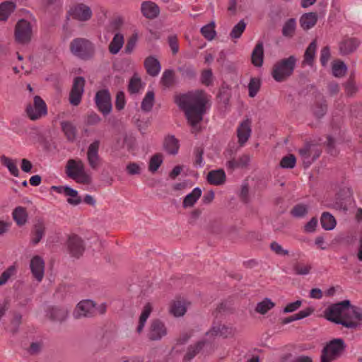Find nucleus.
Segmentation results:
<instances>
[{
    "label": "nucleus",
    "mask_w": 362,
    "mask_h": 362,
    "mask_svg": "<svg viewBox=\"0 0 362 362\" xmlns=\"http://www.w3.org/2000/svg\"><path fill=\"white\" fill-rule=\"evenodd\" d=\"M208 100L204 91L195 90L180 95L176 103L182 110L189 124L195 128L206 112Z\"/></svg>",
    "instance_id": "1"
},
{
    "label": "nucleus",
    "mask_w": 362,
    "mask_h": 362,
    "mask_svg": "<svg viewBox=\"0 0 362 362\" xmlns=\"http://www.w3.org/2000/svg\"><path fill=\"white\" fill-rule=\"evenodd\" d=\"M65 171L69 177L78 183H91V175L86 170L84 163L80 159H69L66 163Z\"/></svg>",
    "instance_id": "2"
},
{
    "label": "nucleus",
    "mask_w": 362,
    "mask_h": 362,
    "mask_svg": "<svg viewBox=\"0 0 362 362\" xmlns=\"http://www.w3.org/2000/svg\"><path fill=\"white\" fill-rule=\"evenodd\" d=\"M296 64V58L291 55L277 62L273 66L272 76L277 82L284 81L292 75Z\"/></svg>",
    "instance_id": "3"
},
{
    "label": "nucleus",
    "mask_w": 362,
    "mask_h": 362,
    "mask_svg": "<svg viewBox=\"0 0 362 362\" xmlns=\"http://www.w3.org/2000/svg\"><path fill=\"white\" fill-rule=\"evenodd\" d=\"M349 305H350L349 300H344L337 303H333L325 310L324 316L328 321L337 325L351 326V323H348L341 320V317H344V313L346 311Z\"/></svg>",
    "instance_id": "4"
},
{
    "label": "nucleus",
    "mask_w": 362,
    "mask_h": 362,
    "mask_svg": "<svg viewBox=\"0 0 362 362\" xmlns=\"http://www.w3.org/2000/svg\"><path fill=\"white\" fill-rule=\"evenodd\" d=\"M343 339L337 338L329 341L322 350L320 362H332L341 356L346 349Z\"/></svg>",
    "instance_id": "5"
},
{
    "label": "nucleus",
    "mask_w": 362,
    "mask_h": 362,
    "mask_svg": "<svg viewBox=\"0 0 362 362\" xmlns=\"http://www.w3.org/2000/svg\"><path fill=\"white\" fill-rule=\"evenodd\" d=\"M71 52L76 56L85 59L92 56L95 52L94 45L87 39H74L70 45Z\"/></svg>",
    "instance_id": "6"
},
{
    "label": "nucleus",
    "mask_w": 362,
    "mask_h": 362,
    "mask_svg": "<svg viewBox=\"0 0 362 362\" xmlns=\"http://www.w3.org/2000/svg\"><path fill=\"white\" fill-rule=\"evenodd\" d=\"M25 111L31 120H37L47 115V105L40 96L35 95L33 103L28 104Z\"/></svg>",
    "instance_id": "7"
},
{
    "label": "nucleus",
    "mask_w": 362,
    "mask_h": 362,
    "mask_svg": "<svg viewBox=\"0 0 362 362\" xmlns=\"http://www.w3.org/2000/svg\"><path fill=\"white\" fill-rule=\"evenodd\" d=\"M341 320L351 324V326H344V327L350 329H356L361 325L362 308L350 303L346 311L344 313V317H341Z\"/></svg>",
    "instance_id": "8"
},
{
    "label": "nucleus",
    "mask_w": 362,
    "mask_h": 362,
    "mask_svg": "<svg viewBox=\"0 0 362 362\" xmlns=\"http://www.w3.org/2000/svg\"><path fill=\"white\" fill-rule=\"evenodd\" d=\"M298 153L304 164L308 167L320 157L322 150L317 144L307 142L303 148H299Z\"/></svg>",
    "instance_id": "9"
},
{
    "label": "nucleus",
    "mask_w": 362,
    "mask_h": 362,
    "mask_svg": "<svg viewBox=\"0 0 362 362\" xmlns=\"http://www.w3.org/2000/svg\"><path fill=\"white\" fill-rule=\"evenodd\" d=\"M15 37L18 42L21 44L28 43L32 37L30 23L23 19L20 20L16 25Z\"/></svg>",
    "instance_id": "10"
},
{
    "label": "nucleus",
    "mask_w": 362,
    "mask_h": 362,
    "mask_svg": "<svg viewBox=\"0 0 362 362\" xmlns=\"http://www.w3.org/2000/svg\"><path fill=\"white\" fill-rule=\"evenodd\" d=\"M168 333L165 323L160 319H153L148 329L147 337L151 341L160 340Z\"/></svg>",
    "instance_id": "11"
},
{
    "label": "nucleus",
    "mask_w": 362,
    "mask_h": 362,
    "mask_svg": "<svg viewBox=\"0 0 362 362\" xmlns=\"http://www.w3.org/2000/svg\"><path fill=\"white\" fill-rule=\"evenodd\" d=\"M73 315L75 318L89 317L95 315V302L89 299L81 300L76 305Z\"/></svg>",
    "instance_id": "12"
},
{
    "label": "nucleus",
    "mask_w": 362,
    "mask_h": 362,
    "mask_svg": "<svg viewBox=\"0 0 362 362\" xmlns=\"http://www.w3.org/2000/svg\"><path fill=\"white\" fill-rule=\"evenodd\" d=\"M95 99L98 108L103 115H107L111 112V98L107 90L98 91L95 95Z\"/></svg>",
    "instance_id": "13"
},
{
    "label": "nucleus",
    "mask_w": 362,
    "mask_h": 362,
    "mask_svg": "<svg viewBox=\"0 0 362 362\" xmlns=\"http://www.w3.org/2000/svg\"><path fill=\"white\" fill-rule=\"evenodd\" d=\"M84 86L85 80L83 77L74 78L69 96V101L72 105L76 106L80 103L84 91Z\"/></svg>",
    "instance_id": "14"
},
{
    "label": "nucleus",
    "mask_w": 362,
    "mask_h": 362,
    "mask_svg": "<svg viewBox=\"0 0 362 362\" xmlns=\"http://www.w3.org/2000/svg\"><path fill=\"white\" fill-rule=\"evenodd\" d=\"M69 13L73 18L80 21H88L92 16L90 8L84 4H78L74 6L71 8Z\"/></svg>",
    "instance_id": "15"
},
{
    "label": "nucleus",
    "mask_w": 362,
    "mask_h": 362,
    "mask_svg": "<svg viewBox=\"0 0 362 362\" xmlns=\"http://www.w3.org/2000/svg\"><path fill=\"white\" fill-rule=\"evenodd\" d=\"M100 141L96 140L91 143L87 150V160L93 170H97L100 166V157L98 155Z\"/></svg>",
    "instance_id": "16"
},
{
    "label": "nucleus",
    "mask_w": 362,
    "mask_h": 362,
    "mask_svg": "<svg viewBox=\"0 0 362 362\" xmlns=\"http://www.w3.org/2000/svg\"><path fill=\"white\" fill-rule=\"evenodd\" d=\"M30 268L33 277L38 281H42L45 273V262L40 256L33 257L30 263Z\"/></svg>",
    "instance_id": "17"
},
{
    "label": "nucleus",
    "mask_w": 362,
    "mask_h": 362,
    "mask_svg": "<svg viewBox=\"0 0 362 362\" xmlns=\"http://www.w3.org/2000/svg\"><path fill=\"white\" fill-rule=\"evenodd\" d=\"M141 12L147 19L153 20L159 16L160 8L155 2L146 1L141 4Z\"/></svg>",
    "instance_id": "18"
},
{
    "label": "nucleus",
    "mask_w": 362,
    "mask_h": 362,
    "mask_svg": "<svg viewBox=\"0 0 362 362\" xmlns=\"http://www.w3.org/2000/svg\"><path fill=\"white\" fill-rule=\"evenodd\" d=\"M250 134L251 122L249 119H245L240 124L237 129L238 143L241 146L247 141Z\"/></svg>",
    "instance_id": "19"
},
{
    "label": "nucleus",
    "mask_w": 362,
    "mask_h": 362,
    "mask_svg": "<svg viewBox=\"0 0 362 362\" xmlns=\"http://www.w3.org/2000/svg\"><path fill=\"white\" fill-rule=\"evenodd\" d=\"M360 41L356 38H344L339 43V51L343 55H347L354 52L359 46Z\"/></svg>",
    "instance_id": "20"
},
{
    "label": "nucleus",
    "mask_w": 362,
    "mask_h": 362,
    "mask_svg": "<svg viewBox=\"0 0 362 362\" xmlns=\"http://www.w3.org/2000/svg\"><path fill=\"white\" fill-rule=\"evenodd\" d=\"M68 248L72 256L79 257L84 250L81 238L77 235L71 236L68 240Z\"/></svg>",
    "instance_id": "21"
},
{
    "label": "nucleus",
    "mask_w": 362,
    "mask_h": 362,
    "mask_svg": "<svg viewBox=\"0 0 362 362\" xmlns=\"http://www.w3.org/2000/svg\"><path fill=\"white\" fill-rule=\"evenodd\" d=\"M163 149L170 155H176L180 148V142L173 135H168L163 143Z\"/></svg>",
    "instance_id": "22"
},
{
    "label": "nucleus",
    "mask_w": 362,
    "mask_h": 362,
    "mask_svg": "<svg viewBox=\"0 0 362 362\" xmlns=\"http://www.w3.org/2000/svg\"><path fill=\"white\" fill-rule=\"evenodd\" d=\"M12 218L19 227L25 226L28 221V214L23 206H16L12 211Z\"/></svg>",
    "instance_id": "23"
},
{
    "label": "nucleus",
    "mask_w": 362,
    "mask_h": 362,
    "mask_svg": "<svg viewBox=\"0 0 362 362\" xmlns=\"http://www.w3.org/2000/svg\"><path fill=\"white\" fill-rule=\"evenodd\" d=\"M144 67L147 74L153 77L158 76L161 69L159 61L152 56L148 57L145 59Z\"/></svg>",
    "instance_id": "24"
},
{
    "label": "nucleus",
    "mask_w": 362,
    "mask_h": 362,
    "mask_svg": "<svg viewBox=\"0 0 362 362\" xmlns=\"http://www.w3.org/2000/svg\"><path fill=\"white\" fill-rule=\"evenodd\" d=\"M233 334V329L230 327H228L224 325L217 324L214 325L211 328L206 332V335H209L212 337H223L226 338Z\"/></svg>",
    "instance_id": "25"
},
{
    "label": "nucleus",
    "mask_w": 362,
    "mask_h": 362,
    "mask_svg": "<svg viewBox=\"0 0 362 362\" xmlns=\"http://www.w3.org/2000/svg\"><path fill=\"white\" fill-rule=\"evenodd\" d=\"M264 59V45L262 41H259L255 48L253 49L251 54L252 64L257 67L262 66Z\"/></svg>",
    "instance_id": "26"
},
{
    "label": "nucleus",
    "mask_w": 362,
    "mask_h": 362,
    "mask_svg": "<svg viewBox=\"0 0 362 362\" xmlns=\"http://www.w3.org/2000/svg\"><path fill=\"white\" fill-rule=\"evenodd\" d=\"M206 343V340H201L193 345H190L187 348V351L184 356L183 361L185 362H188L193 359L203 349Z\"/></svg>",
    "instance_id": "27"
},
{
    "label": "nucleus",
    "mask_w": 362,
    "mask_h": 362,
    "mask_svg": "<svg viewBox=\"0 0 362 362\" xmlns=\"http://www.w3.org/2000/svg\"><path fill=\"white\" fill-rule=\"evenodd\" d=\"M206 180L211 185H221L226 181L225 172L221 169L211 170L208 173Z\"/></svg>",
    "instance_id": "28"
},
{
    "label": "nucleus",
    "mask_w": 362,
    "mask_h": 362,
    "mask_svg": "<svg viewBox=\"0 0 362 362\" xmlns=\"http://www.w3.org/2000/svg\"><path fill=\"white\" fill-rule=\"evenodd\" d=\"M317 21V14L315 12L304 13L300 18V24L305 30L313 28Z\"/></svg>",
    "instance_id": "29"
},
{
    "label": "nucleus",
    "mask_w": 362,
    "mask_h": 362,
    "mask_svg": "<svg viewBox=\"0 0 362 362\" xmlns=\"http://www.w3.org/2000/svg\"><path fill=\"white\" fill-rule=\"evenodd\" d=\"M47 316L56 321H63L66 320L69 315V310L66 308H52L47 313Z\"/></svg>",
    "instance_id": "30"
},
{
    "label": "nucleus",
    "mask_w": 362,
    "mask_h": 362,
    "mask_svg": "<svg viewBox=\"0 0 362 362\" xmlns=\"http://www.w3.org/2000/svg\"><path fill=\"white\" fill-rule=\"evenodd\" d=\"M187 311V308L183 301L180 300H173L170 305L169 312L175 317L183 316Z\"/></svg>",
    "instance_id": "31"
},
{
    "label": "nucleus",
    "mask_w": 362,
    "mask_h": 362,
    "mask_svg": "<svg viewBox=\"0 0 362 362\" xmlns=\"http://www.w3.org/2000/svg\"><path fill=\"white\" fill-rule=\"evenodd\" d=\"M124 43L123 35L121 33H116L110 42L108 49L112 54H117Z\"/></svg>",
    "instance_id": "32"
},
{
    "label": "nucleus",
    "mask_w": 362,
    "mask_h": 362,
    "mask_svg": "<svg viewBox=\"0 0 362 362\" xmlns=\"http://www.w3.org/2000/svg\"><path fill=\"white\" fill-rule=\"evenodd\" d=\"M153 310V307L150 303H147L144 307L141 313L139 316V325L137 326V332L140 333L143 331L146 320L149 317L151 312Z\"/></svg>",
    "instance_id": "33"
},
{
    "label": "nucleus",
    "mask_w": 362,
    "mask_h": 362,
    "mask_svg": "<svg viewBox=\"0 0 362 362\" xmlns=\"http://www.w3.org/2000/svg\"><path fill=\"white\" fill-rule=\"evenodd\" d=\"M317 49V41L316 40H313L306 48L304 53V59L303 63L307 64L309 66H313L315 52Z\"/></svg>",
    "instance_id": "34"
},
{
    "label": "nucleus",
    "mask_w": 362,
    "mask_h": 362,
    "mask_svg": "<svg viewBox=\"0 0 362 362\" xmlns=\"http://www.w3.org/2000/svg\"><path fill=\"white\" fill-rule=\"evenodd\" d=\"M202 195V190L199 187L194 188L192 192L188 194L184 199L182 205L184 208L192 207L197 202Z\"/></svg>",
    "instance_id": "35"
},
{
    "label": "nucleus",
    "mask_w": 362,
    "mask_h": 362,
    "mask_svg": "<svg viewBox=\"0 0 362 362\" xmlns=\"http://www.w3.org/2000/svg\"><path fill=\"white\" fill-rule=\"evenodd\" d=\"M0 161L3 165L7 168L9 173L14 177L19 176V170L17 167V161L8 157L2 156L0 158Z\"/></svg>",
    "instance_id": "36"
},
{
    "label": "nucleus",
    "mask_w": 362,
    "mask_h": 362,
    "mask_svg": "<svg viewBox=\"0 0 362 362\" xmlns=\"http://www.w3.org/2000/svg\"><path fill=\"white\" fill-rule=\"evenodd\" d=\"M320 223L322 227L326 230H331L336 226L337 222L335 218L329 212H323Z\"/></svg>",
    "instance_id": "37"
},
{
    "label": "nucleus",
    "mask_w": 362,
    "mask_h": 362,
    "mask_svg": "<svg viewBox=\"0 0 362 362\" xmlns=\"http://www.w3.org/2000/svg\"><path fill=\"white\" fill-rule=\"evenodd\" d=\"M160 83L165 88H169L175 83V72L173 69H166L163 73Z\"/></svg>",
    "instance_id": "38"
},
{
    "label": "nucleus",
    "mask_w": 362,
    "mask_h": 362,
    "mask_svg": "<svg viewBox=\"0 0 362 362\" xmlns=\"http://www.w3.org/2000/svg\"><path fill=\"white\" fill-rule=\"evenodd\" d=\"M16 4L11 1H5L0 4V20L6 21L9 15L15 10Z\"/></svg>",
    "instance_id": "39"
},
{
    "label": "nucleus",
    "mask_w": 362,
    "mask_h": 362,
    "mask_svg": "<svg viewBox=\"0 0 362 362\" xmlns=\"http://www.w3.org/2000/svg\"><path fill=\"white\" fill-rule=\"evenodd\" d=\"M61 127L68 140L71 141L75 140L76 136V129L72 123L67 121H63L61 122Z\"/></svg>",
    "instance_id": "40"
},
{
    "label": "nucleus",
    "mask_w": 362,
    "mask_h": 362,
    "mask_svg": "<svg viewBox=\"0 0 362 362\" xmlns=\"http://www.w3.org/2000/svg\"><path fill=\"white\" fill-rule=\"evenodd\" d=\"M155 102V93L153 90H149L146 93L144 98L143 99L141 105V108L144 112H150Z\"/></svg>",
    "instance_id": "41"
},
{
    "label": "nucleus",
    "mask_w": 362,
    "mask_h": 362,
    "mask_svg": "<svg viewBox=\"0 0 362 362\" xmlns=\"http://www.w3.org/2000/svg\"><path fill=\"white\" fill-rule=\"evenodd\" d=\"M177 71L180 73L182 78L187 79H193L197 75L195 69L190 64H183L177 68Z\"/></svg>",
    "instance_id": "42"
},
{
    "label": "nucleus",
    "mask_w": 362,
    "mask_h": 362,
    "mask_svg": "<svg viewBox=\"0 0 362 362\" xmlns=\"http://www.w3.org/2000/svg\"><path fill=\"white\" fill-rule=\"evenodd\" d=\"M274 306V303H273L269 298H265L262 301L257 304L255 311L257 313L264 315Z\"/></svg>",
    "instance_id": "43"
},
{
    "label": "nucleus",
    "mask_w": 362,
    "mask_h": 362,
    "mask_svg": "<svg viewBox=\"0 0 362 362\" xmlns=\"http://www.w3.org/2000/svg\"><path fill=\"white\" fill-rule=\"evenodd\" d=\"M215 28V23L214 21L210 22L209 24L203 26L200 32L202 35L206 38L207 40H212L214 39V37L216 35V32L214 29Z\"/></svg>",
    "instance_id": "44"
},
{
    "label": "nucleus",
    "mask_w": 362,
    "mask_h": 362,
    "mask_svg": "<svg viewBox=\"0 0 362 362\" xmlns=\"http://www.w3.org/2000/svg\"><path fill=\"white\" fill-rule=\"evenodd\" d=\"M163 161V154L158 153L154 154L149 160V165H148V170L154 173H156L159 167L161 165Z\"/></svg>",
    "instance_id": "45"
},
{
    "label": "nucleus",
    "mask_w": 362,
    "mask_h": 362,
    "mask_svg": "<svg viewBox=\"0 0 362 362\" xmlns=\"http://www.w3.org/2000/svg\"><path fill=\"white\" fill-rule=\"evenodd\" d=\"M311 269V264H305L302 262H296L293 264V270L296 275H307Z\"/></svg>",
    "instance_id": "46"
},
{
    "label": "nucleus",
    "mask_w": 362,
    "mask_h": 362,
    "mask_svg": "<svg viewBox=\"0 0 362 362\" xmlns=\"http://www.w3.org/2000/svg\"><path fill=\"white\" fill-rule=\"evenodd\" d=\"M327 105L326 100L322 98L321 101H317L315 103L313 107V114L317 118L322 117L327 112Z\"/></svg>",
    "instance_id": "47"
},
{
    "label": "nucleus",
    "mask_w": 362,
    "mask_h": 362,
    "mask_svg": "<svg viewBox=\"0 0 362 362\" xmlns=\"http://www.w3.org/2000/svg\"><path fill=\"white\" fill-rule=\"evenodd\" d=\"M246 23L244 20H240L236 25H235L230 33V37L232 39H238L241 37L243 33L245 30Z\"/></svg>",
    "instance_id": "48"
},
{
    "label": "nucleus",
    "mask_w": 362,
    "mask_h": 362,
    "mask_svg": "<svg viewBox=\"0 0 362 362\" xmlns=\"http://www.w3.org/2000/svg\"><path fill=\"white\" fill-rule=\"evenodd\" d=\"M66 196L68 197L66 200L67 202L71 205L77 206L81 203L82 200L80 196H78V192L73 188H71L70 187L66 192Z\"/></svg>",
    "instance_id": "49"
},
{
    "label": "nucleus",
    "mask_w": 362,
    "mask_h": 362,
    "mask_svg": "<svg viewBox=\"0 0 362 362\" xmlns=\"http://www.w3.org/2000/svg\"><path fill=\"white\" fill-rule=\"evenodd\" d=\"M45 230V227L43 223H38L35 226L33 236L32 242L33 244H37L42 238Z\"/></svg>",
    "instance_id": "50"
},
{
    "label": "nucleus",
    "mask_w": 362,
    "mask_h": 362,
    "mask_svg": "<svg viewBox=\"0 0 362 362\" xmlns=\"http://www.w3.org/2000/svg\"><path fill=\"white\" fill-rule=\"evenodd\" d=\"M296 29V21L294 18L288 19L284 25L282 34L286 37L293 36Z\"/></svg>",
    "instance_id": "51"
},
{
    "label": "nucleus",
    "mask_w": 362,
    "mask_h": 362,
    "mask_svg": "<svg viewBox=\"0 0 362 362\" xmlns=\"http://www.w3.org/2000/svg\"><path fill=\"white\" fill-rule=\"evenodd\" d=\"M308 211V207L303 204H298L293 206L291 211V214L293 217L301 218L305 216Z\"/></svg>",
    "instance_id": "52"
},
{
    "label": "nucleus",
    "mask_w": 362,
    "mask_h": 362,
    "mask_svg": "<svg viewBox=\"0 0 362 362\" xmlns=\"http://www.w3.org/2000/svg\"><path fill=\"white\" fill-rule=\"evenodd\" d=\"M261 86L259 78H251L248 84L249 96L254 98L258 93Z\"/></svg>",
    "instance_id": "53"
},
{
    "label": "nucleus",
    "mask_w": 362,
    "mask_h": 362,
    "mask_svg": "<svg viewBox=\"0 0 362 362\" xmlns=\"http://www.w3.org/2000/svg\"><path fill=\"white\" fill-rule=\"evenodd\" d=\"M346 64L341 61L335 62L332 66V73L336 77H341L346 74Z\"/></svg>",
    "instance_id": "54"
},
{
    "label": "nucleus",
    "mask_w": 362,
    "mask_h": 362,
    "mask_svg": "<svg viewBox=\"0 0 362 362\" xmlns=\"http://www.w3.org/2000/svg\"><path fill=\"white\" fill-rule=\"evenodd\" d=\"M344 86L346 94L349 96H352L358 91V88L352 75L349 76L348 81L344 83Z\"/></svg>",
    "instance_id": "55"
},
{
    "label": "nucleus",
    "mask_w": 362,
    "mask_h": 362,
    "mask_svg": "<svg viewBox=\"0 0 362 362\" xmlns=\"http://www.w3.org/2000/svg\"><path fill=\"white\" fill-rule=\"evenodd\" d=\"M296 159L294 155L289 154L283 157L280 162L282 168H293L296 165Z\"/></svg>",
    "instance_id": "56"
},
{
    "label": "nucleus",
    "mask_w": 362,
    "mask_h": 362,
    "mask_svg": "<svg viewBox=\"0 0 362 362\" xmlns=\"http://www.w3.org/2000/svg\"><path fill=\"white\" fill-rule=\"evenodd\" d=\"M331 206L337 210L346 211L348 210L347 202L345 198H341L337 194L335 201L331 204Z\"/></svg>",
    "instance_id": "57"
},
{
    "label": "nucleus",
    "mask_w": 362,
    "mask_h": 362,
    "mask_svg": "<svg viewBox=\"0 0 362 362\" xmlns=\"http://www.w3.org/2000/svg\"><path fill=\"white\" fill-rule=\"evenodd\" d=\"M16 273V267L14 266L9 267L5 270L0 276V286H3L7 283L9 279Z\"/></svg>",
    "instance_id": "58"
},
{
    "label": "nucleus",
    "mask_w": 362,
    "mask_h": 362,
    "mask_svg": "<svg viewBox=\"0 0 362 362\" xmlns=\"http://www.w3.org/2000/svg\"><path fill=\"white\" fill-rule=\"evenodd\" d=\"M168 42L171 49L172 54L175 55L179 52L178 40L176 35H169L168 37Z\"/></svg>",
    "instance_id": "59"
},
{
    "label": "nucleus",
    "mask_w": 362,
    "mask_h": 362,
    "mask_svg": "<svg viewBox=\"0 0 362 362\" xmlns=\"http://www.w3.org/2000/svg\"><path fill=\"white\" fill-rule=\"evenodd\" d=\"M201 82L204 85L209 86L212 84L213 74L211 69H206L202 72L201 74Z\"/></svg>",
    "instance_id": "60"
},
{
    "label": "nucleus",
    "mask_w": 362,
    "mask_h": 362,
    "mask_svg": "<svg viewBox=\"0 0 362 362\" xmlns=\"http://www.w3.org/2000/svg\"><path fill=\"white\" fill-rule=\"evenodd\" d=\"M230 96V94L229 90L226 88H222L219 90L217 98L221 103L224 105H227L229 102Z\"/></svg>",
    "instance_id": "61"
},
{
    "label": "nucleus",
    "mask_w": 362,
    "mask_h": 362,
    "mask_svg": "<svg viewBox=\"0 0 362 362\" xmlns=\"http://www.w3.org/2000/svg\"><path fill=\"white\" fill-rule=\"evenodd\" d=\"M330 58V50L328 46L324 47L320 52V62L323 66H325Z\"/></svg>",
    "instance_id": "62"
},
{
    "label": "nucleus",
    "mask_w": 362,
    "mask_h": 362,
    "mask_svg": "<svg viewBox=\"0 0 362 362\" xmlns=\"http://www.w3.org/2000/svg\"><path fill=\"white\" fill-rule=\"evenodd\" d=\"M270 248L276 255H288V251L287 250L283 249V247L278 243H276L275 241L271 243Z\"/></svg>",
    "instance_id": "63"
},
{
    "label": "nucleus",
    "mask_w": 362,
    "mask_h": 362,
    "mask_svg": "<svg viewBox=\"0 0 362 362\" xmlns=\"http://www.w3.org/2000/svg\"><path fill=\"white\" fill-rule=\"evenodd\" d=\"M327 148L328 153L332 156H336L337 152L335 148L334 139L332 138L331 136H327Z\"/></svg>",
    "instance_id": "64"
}]
</instances>
